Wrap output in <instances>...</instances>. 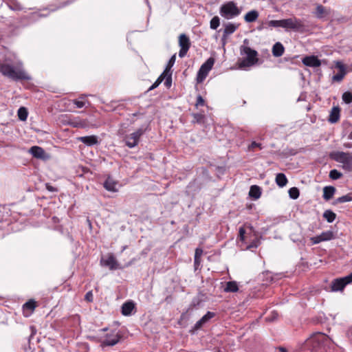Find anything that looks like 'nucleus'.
Wrapping results in <instances>:
<instances>
[{"mask_svg": "<svg viewBox=\"0 0 352 352\" xmlns=\"http://www.w3.org/2000/svg\"><path fill=\"white\" fill-rule=\"evenodd\" d=\"M179 45L180 47L179 56L183 58L186 55L191 45L190 38L186 34H181L179 36Z\"/></svg>", "mask_w": 352, "mask_h": 352, "instance_id": "nucleus-10", "label": "nucleus"}, {"mask_svg": "<svg viewBox=\"0 0 352 352\" xmlns=\"http://www.w3.org/2000/svg\"><path fill=\"white\" fill-rule=\"evenodd\" d=\"M217 352H221V351H218Z\"/></svg>", "mask_w": 352, "mask_h": 352, "instance_id": "nucleus-60", "label": "nucleus"}, {"mask_svg": "<svg viewBox=\"0 0 352 352\" xmlns=\"http://www.w3.org/2000/svg\"><path fill=\"white\" fill-rule=\"evenodd\" d=\"M102 330L104 331H107V329L106 328L105 329H102Z\"/></svg>", "mask_w": 352, "mask_h": 352, "instance_id": "nucleus-59", "label": "nucleus"}, {"mask_svg": "<svg viewBox=\"0 0 352 352\" xmlns=\"http://www.w3.org/2000/svg\"><path fill=\"white\" fill-rule=\"evenodd\" d=\"M323 217L328 223H332L336 218V214L331 210H327L323 213Z\"/></svg>", "mask_w": 352, "mask_h": 352, "instance_id": "nucleus-27", "label": "nucleus"}, {"mask_svg": "<svg viewBox=\"0 0 352 352\" xmlns=\"http://www.w3.org/2000/svg\"><path fill=\"white\" fill-rule=\"evenodd\" d=\"M342 100L346 104L352 102V93L350 91H346L342 94Z\"/></svg>", "mask_w": 352, "mask_h": 352, "instance_id": "nucleus-36", "label": "nucleus"}, {"mask_svg": "<svg viewBox=\"0 0 352 352\" xmlns=\"http://www.w3.org/2000/svg\"><path fill=\"white\" fill-rule=\"evenodd\" d=\"M47 188L51 192L54 191V188L52 186H47Z\"/></svg>", "mask_w": 352, "mask_h": 352, "instance_id": "nucleus-57", "label": "nucleus"}, {"mask_svg": "<svg viewBox=\"0 0 352 352\" xmlns=\"http://www.w3.org/2000/svg\"><path fill=\"white\" fill-rule=\"evenodd\" d=\"M80 100H74V104L76 106L77 108H82L85 104V102L82 100V99H84V96H81L80 97Z\"/></svg>", "mask_w": 352, "mask_h": 352, "instance_id": "nucleus-42", "label": "nucleus"}, {"mask_svg": "<svg viewBox=\"0 0 352 352\" xmlns=\"http://www.w3.org/2000/svg\"><path fill=\"white\" fill-rule=\"evenodd\" d=\"M346 72H339L332 77V80L336 82H340L344 77Z\"/></svg>", "mask_w": 352, "mask_h": 352, "instance_id": "nucleus-43", "label": "nucleus"}, {"mask_svg": "<svg viewBox=\"0 0 352 352\" xmlns=\"http://www.w3.org/2000/svg\"><path fill=\"white\" fill-rule=\"evenodd\" d=\"M161 84L160 80H158L157 79L156 81L148 89V91L153 90Z\"/></svg>", "mask_w": 352, "mask_h": 352, "instance_id": "nucleus-52", "label": "nucleus"}, {"mask_svg": "<svg viewBox=\"0 0 352 352\" xmlns=\"http://www.w3.org/2000/svg\"><path fill=\"white\" fill-rule=\"evenodd\" d=\"M331 342V338L327 335L317 332L307 338L300 346V351H309L316 352L318 349L329 346Z\"/></svg>", "mask_w": 352, "mask_h": 352, "instance_id": "nucleus-2", "label": "nucleus"}, {"mask_svg": "<svg viewBox=\"0 0 352 352\" xmlns=\"http://www.w3.org/2000/svg\"><path fill=\"white\" fill-rule=\"evenodd\" d=\"M336 68L339 69L340 72H346L344 64L340 61H337L336 63Z\"/></svg>", "mask_w": 352, "mask_h": 352, "instance_id": "nucleus-46", "label": "nucleus"}, {"mask_svg": "<svg viewBox=\"0 0 352 352\" xmlns=\"http://www.w3.org/2000/svg\"><path fill=\"white\" fill-rule=\"evenodd\" d=\"M78 140L87 146H94L99 143L98 137L96 135L82 136L78 138Z\"/></svg>", "mask_w": 352, "mask_h": 352, "instance_id": "nucleus-16", "label": "nucleus"}, {"mask_svg": "<svg viewBox=\"0 0 352 352\" xmlns=\"http://www.w3.org/2000/svg\"><path fill=\"white\" fill-rule=\"evenodd\" d=\"M175 59H176V55L174 54L171 56V58L169 59L168 62V64L166 67V69H165V72H169L171 67L173 66V65L175 64Z\"/></svg>", "mask_w": 352, "mask_h": 352, "instance_id": "nucleus-39", "label": "nucleus"}, {"mask_svg": "<svg viewBox=\"0 0 352 352\" xmlns=\"http://www.w3.org/2000/svg\"><path fill=\"white\" fill-rule=\"evenodd\" d=\"M168 72H165V70L163 72V73L158 77L157 80H160V82L164 80V79L168 76Z\"/></svg>", "mask_w": 352, "mask_h": 352, "instance_id": "nucleus-50", "label": "nucleus"}, {"mask_svg": "<svg viewBox=\"0 0 352 352\" xmlns=\"http://www.w3.org/2000/svg\"><path fill=\"white\" fill-rule=\"evenodd\" d=\"M255 148H258L259 149H262L261 144L257 143L256 142H252L251 144L248 146L249 151H253Z\"/></svg>", "mask_w": 352, "mask_h": 352, "instance_id": "nucleus-45", "label": "nucleus"}, {"mask_svg": "<svg viewBox=\"0 0 352 352\" xmlns=\"http://www.w3.org/2000/svg\"><path fill=\"white\" fill-rule=\"evenodd\" d=\"M333 236L332 231H326L322 232L320 235L311 237L310 240L313 244H318L322 241H330L333 239Z\"/></svg>", "mask_w": 352, "mask_h": 352, "instance_id": "nucleus-12", "label": "nucleus"}, {"mask_svg": "<svg viewBox=\"0 0 352 352\" xmlns=\"http://www.w3.org/2000/svg\"><path fill=\"white\" fill-rule=\"evenodd\" d=\"M168 72H165V70L163 72V73L158 77L157 80H160V82L164 80V79L168 76Z\"/></svg>", "mask_w": 352, "mask_h": 352, "instance_id": "nucleus-51", "label": "nucleus"}, {"mask_svg": "<svg viewBox=\"0 0 352 352\" xmlns=\"http://www.w3.org/2000/svg\"><path fill=\"white\" fill-rule=\"evenodd\" d=\"M219 13L221 16L225 19H230L239 16L241 13V10L237 7L236 3L230 1L221 5L219 9Z\"/></svg>", "mask_w": 352, "mask_h": 352, "instance_id": "nucleus-5", "label": "nucleus"}, {"mask_svg": "<svg viewBox=\"0 0 352 352\" xmlns=\"http://www.w3.org/2000/svg\"><path fill=\"white\" fill-rule=\"evenodd\" d=\"M171 83H172L171 74H169L168 76L166 78V81H165L164 84L167 87H170L171 85Z\"/></svg>", "mask_w": 352, "mask_h": 352, "instance_id": "nucleus-48", "label": "nucleus"}, {"mask_svg": "<svg viewBox=\"0 0 352 352\" xmlns=\"http://www.w3.org/2000/svg\"><path fill=\"white\" fill-rule=\"evenodd\" d=\"M340 117V109L339 107H333L331 111L328 118V121L330 123L334 124L338 122Z\"/></svg>", "mask_w": 352, "mask_h": 352, "instance_id": "nucleus-15", "label": "nucleus"}, {"mask_svg": "<svg viewBox=\"0 0 352 352\" xmlns=\"http://www.w3.org/2000/svg\"><path fill=\"white\" fill-rule=\"evenodd\" d=\"M260 244L259 239H254L249 245H247L246 248L250 250L252 248H256Z\"/></svg>", "mask_w": 352, "mask_h": 352, "instance_id": "nucleus-41", "label": "nucleus"}, {"mask_svg": "<svg viewBox=\"0 0 352 352\" xmlns=\"http://www.w3.org/2000/svg\"><path fill=\"white\" fill-rule=\"evenodd\" d=\"M245 233H246V231L244 229V228L241 227L239 230V238L240 241L245 242V243H246V238H247V236H245Z\"/></svg>", "mask_w": 352, "mask_h": 352, "instance_id": "nucleus-40", "label": "nucleus"}, {"mask_svg": "<svg viewBox=\"0 0 352 352\" xmlns=\"http://www.w3.org/2000/svg\"><path fill=\"white\" fill-rule=\"evenodd\" d=\"M342 176V174L336 169H333L329 173V177L332 179H338L341 178Z\"/></svg>", "mask_w": 352, "mask_h": 352, "instance_id": "nucleus-35", "label": "nucleus"}, {"mask_svg": "<svg viewBox=\"0 0 352 352\" xmlns=\"http://www.w3.org/2000/svg\"><path fill=\"white\" fill-rule=\"evenodd\" d=\"M215 314L214 312L208 311L201 318V322H203L204 324L209 321L211 318L214 317Z\"/></svg>", "mask_w": 352, "mask_h": 352, "instance_id": "nucleus-38", "label": "nucleus"}, {"mask_svg": "<svg viewBox=\"0 0 352 352\" xmlns=\"http://www.w3.org/2000/svg\"><path fill=\"white\" fill-rule=\"evenodd\" d=\"M192 123L203 124L204 122L205 116L203 113H192Z\"/></svg>", "mask_w": 352, "mask_h": 352, "instance_id": "nucleus-30", "label": "nucleus"}, {"mask_svg": "<svg viewBox=\"0 0 352 352\" xmlns=\"http://www.w3.org/2000/svg\"><path fill=\"white\" fill-rule=\"evenodd\" d=\"M100 263L102 265L108 267L111 270L122 269V267L113 254H109L105 259H101Z\"/></svg>", "mask_w": 352, "mask_h": 352, "instance_id": "nucleus-11", "label": "nucleus"}, {"mask_svg": "<svg viewBox=\"0 0 352 352\" xmlns=\"http://www.w3.org/2000/svg\"><path fill=\"white\" fill-rule=\"evenodd\" d=\"M302 63L308 67H318L321 65V61L316 56H307L302 58Z\"/></svg>", "mask_w": 352, "mask_h": 352, "instance_id": "nucleus-14", "label": "nucleus"}, {"mask_svg": "<svg viewBox=\"0 0 352 352\" xmlns=\"http://www.w3.org/2000/svg\"><path fill=\"white\" fill-rule=\"evenodd\" d=\"M69 124L76 128H84L86 126V123L85 121L80 120H72L69 122Z\"/></svg>", "mask_w": 352, "mask_h": 352, "instance_id": "nucleus-32", "label": "nucleus"}, {"mask_svg": "<svg viewBox=\"0 0 352 352\" xmlns=\"http://www.w3.org/2000/svg\"><path fill=\"white\" fill-rule=\"evenodd\" d=\"M241 52L246 54V58L239 63L240 68L252 66L258 62V58H256L258 52L256 50L249 47L242 46Z\"/></svg>", "mask_w": 352, "mask_h": 352, "instance_id": "nucleus-6", "label": "nucleus"}, {"mask_svg": "<svg viewBox=\"0 0 352 352\" xmlns=\"http://www.w3.org/2000/svg\"><path fill=\"white\" fill-rule=\"evenodd\" d=\"M117 184V182H116L112 177L109 176L104 182L103 186L104 188L108 191L116 192L118 191V189L116 188Z\"/></svg>", "mask_w": 352, "mask_h": 352, "instance_id": "nucleus-18", "label": "nucleus"}, {"mask_svg": "<svg viewBox=\"0 0 352 352\" xmlns=\"http://www.w3.org/2000/svg\"><path fill=\"white\" fill-rule=\"evenodd\" d=\"M120 339V336L118 333H113L111 334H107L105 338L101 342V346L102 347L114 346L118 343Z\"/></svg>", "mask_w": 352, "mask_h": 352, "instance_id": "nucleus-13", "label": "nucleus"}, {"mask_svg": "<svg viewBox=\"0 0 352 352\" xmlns=\"http://www.w3.org/2000/svg\"><path fill=\"white\" fill-rule=\"evenodd\" d=\"M0 73L14 81L31 79V77L23 69V63L21 61L11 63L7 59L5 60L0 63Z\"/></svg>", "mask_w": 352, "mask_h": 352, "instance_id": "nucleus-1", "label": "nucleus"}, {"mask_svg": "<svg viewBox=\"0 0 352 352\" xmlns=\"http://www.w3.org/2000/svg\"><path fill=\"white\" fill-rule=\"evenodd\" d=\"M237 28H238V25L233 24V23H229L226 24L225 25V28L223 30L222 39L226 38V37L228 35L234 33L236 31V30L237 29Z\"/></svg>", "mask_w": 352, "mask_h": 352, "instance_id": "nucleus-22", "label": "nucleus"}, {"mask_svg": "<svg viewBox=\"0 0 352 352\" xmlns=\"http://www.w3.org/2000/svg\"><path fill=\"white\" fill-rule=\"evenodd\" d=\"M272 54L275 57L281 56L285 52V47L280 42L276 43L272 47Z\"/></svg>", "mask_w": 352, "mask_h": 352, "instance_id": "nucleus-21", "label": "nucleus"}, {"mask_svg": "<svg viewBox=\"0 0 352 352\" xmlns=\"http://www.w3.org/2000/svg\"><path fill=\"white\" fill-rule=\"evenodd\" d=\"M204 105H205V101H204L203 97L201 95H198L197 97L195 107H198L199 106H204Z\"/></svg>", "mask_w": 352, "mask_h": 352, "instance_id": "nucleus-44", "label": "nucleus"}, {"mask_svg": "<svg viewBox=\"0 0 352 352\" xmlns=\"http://www.w3.org/2000/svg\"><path fill=\"white\" fill-rule=\"evenodd\" d=\"M202 254H203V250L201 248H197L195 250V258H201Z\"/></svg>", "mask_w": 352, "mask_h": 352, "instance_id": "nucleus-49", "label": "nucleus"}, {"mask_svg": "<svg viewBox=\"0 0 352 352\" xmlns=\"http://www.w3.org/2000/svg\"><path fill=\"white\" fill-rule=\"evenodd\" d=\"M352 201V197H351V194H347V195H343V196L336 199L334 201L333 204H342V203L348 202V201Z\"/></svg>", "mask_w": 352, "mask_h": 352, "instance_id": "nucleus-31", "label": "nucleus"}, {"mask_svg": "<svg viewBox=\"0 0 352 352\" xmlns=\"http://www.w3.org/2000/svg\"><path fill=\"white\" fill-rule=\"evenodd\" d=\"M352 283V272L344 277L336 278L332 280L331 289L332 292H342L348 284Z\"/></svg>", "mask_w": 352, "mask_h": 352, "instance_id": "nucleus-8", "label": "nucleus"}, {"mask_svg": "<svg viewBox=\"0 0 352 352\" xmlns=\"http://www.w3.org/2000/svg\"><path fill=\"white\" fill-rule=\"evenodd\" d=\"M289 197L293 199H296L300 195L299 190L296 187H292L289 190Z\"/></svg>", "mask_w": 352, "mask_h": 352, "instance_id": "nucleus-34", "label": "nucleus"}, {"mask_svg": "<svg viewBox=\"0 0 352 352\" xmlns=\"http://www.w3.org/2000/svg\"><path fill=\"white\" fill-rule=\"evenodd\" d=\"M258 17V12L256 10H251L246 13L244 19L248 23L255 21Z\"/></svg>", "mask_w": 352, "mask_h": 352, "instance_id": "nucleus-24", "label": "nucleus"}, {"mask_svg": "<svg viewBox=\"0 0 352 352\" xmlns=\"http://www.w3.org/2000/svg\"><path fill=\"white\" fill-rule=\"evenodd\" d=\"M267 25L269 27L283 28L285 30H293L295 31L300 30L303 27L301 21L295 17L282 20H272L268 21Z\"/></svg>", "mask_w": 352, "mask_h": 352, "instance_id": "nucleus-3", "label": "nucleus"}, {"mask_svg": "<svg viewBox=\"0 0 352 352\" xmlns=\"http://www.w3.org/2000/svg\"><path fill=\"white\" fill-rule=\"evenodd\" d=\"M328 12L325 10L324 7L322 5H317L316 11L314 12L315 16L318 18L321 19L324 15L327 14Z\"/></svg>", "mask_w": 352, "mask_h": 352, "instance_id": "nucleus-28", "label": "nucleus"}, {"mask_svg": "<svg viewBox=\"0 0 352 352\" xmlns=\"http://www.w3.org/2000/svg\"><path fill=\"white\" fill-rule=\"evenodd\" d=\"M146 130V128H144L142 126V127L138 129L135 132H133L128 135H126V137L124 138L125 144L129 148H131L136 146L138 144L140 137L144 133Z\"/></svg>", "mask_w": 352, "mask_h": 352, "instance_id": "nucleus-7", "label": "nucleus"}, {"mask_svg": "<svg viewBox=\"0 0 352 352\" xmlns=\"http://www.w3.org/2000/svg\"><path fill=\"white\" fill-rule=\"evenodd\" d=\"M278 349L280 352H287V350L284 347H279Z\"/></svg>", "mask_w": 352, "mask_h": 352, "instance_id": "nucleus-56", "label": "nucleus"}, {"mask_svg": "<svg viewBox=\"0 0 352 352\" xmlns=\"http://www.w3.org/2000/svg\"><path fill=\"white\" fill-rule=\"evenodd\" d=\"M220 25V19L219 16H214L210 23V27L212 30H216Z\"/></svg>", "mask_w": 352, "mask_h": 352, "instance_id": "nucleus-33", "label": "nucleus"}, {"mask_svg": "<svg viewBox=\"0 0 352 352\" xmlns=\"http://www.w3.org/2000/svg\"><path fill=\"white\" fill-rule=\"evenodd\" d=\"M287 179L285 174L278 173L276 176V183L279 187H284L287 184Z\"/></svg>", "mask_w": 352, "mask_h": 352, "instance_id": "nucleus-25", "label": "nucleus"}, {"mask_svg": "<svg viewBox=\"0 0 352 352\" xmlns=\"http://www.w3.org/2000/svg\"><path fill=\"white\" fill-rule=\"evenodd\" d=\"M29 152L30 154L32 155L33 157H34L36 158H38V159H44L45 158V152L44 149L40 146H33L30 148Z\"/></svg>", "mask_w": 352, "mask_h": 352, "instance_id": "nucleus-17", "label": "nucleus"}, {"mask_svg": "<svg viewBox=\"0 0 352 352\" xmlns=\"http://www.w3.org/2000/svg\"><path fill=\"white\" fill-rule=\"evenodd\" d=\"M195 265H199L200 263V258H194Z\"/></svg>", "mask_w": 352, "mask_h": 352, "instance_id": "nucleus-55", "label": "nucleus"}, {"mask_svg": "<svg viewBox=\"0 0 352 352\" xmlns=\"http://www.w3.org/2000/svg\"><path fill=\"white\" fill-rule=\"evenodd\" d=\"M204 324V323L203 322H201V319L199 320H198L194 327H193V331H197L198 329H199Z\"/></svg>", "mask_w": 352, "mask_h": 352, "instance_id": "nucleus-47", "label": "nucleus"}, {"mask_svg": "<svg viewBox=\"0 0 352 352\" xmlns=\"http://www.w3.org/2000/svg\"><path fill=\"white\" fill-rule=\"evenodd\" d=\"M23 309L33 311L36 307V302L32 300H29L23 305Z\"/></svg>", "mask_w": 352, "mask_h": 352, "instance_id": "nucleus-37", "label": "nucleus"}, {"mask_svg": "<svg viewBox=\"0 0 352 352\" xmlns=\"http://www.w3.org/2000/svg\"><path fill=\"white\" fill-rule=\"evenodd\" d=\"M135 309V304L132 301L124 302L122 306V314L124 316H130Z\"/></svg>", "mask_w": 352, "mask_h": 352, "instance_id": "nucleus-20", "label": "nucleus"}, {"mask_svg": "<svg viewBox=\"0 0 352 352\" xmlns=\"http://www.w3.org/2000/svg\"><path fill=\"white\" fill-rule=\"evenodd\" d=\"M17 115L19 119L21 121H25L27 120L28 112L25 107H21L18 109Z\"/></svg>", "mask_w": 352, "mask_h": 352, "instance_id": "nucleus-29", "label": "nucleus"}, {"mask_svg": "<svg viewBox=\"0 0 352 352\" xmlns=\"http://www.w3.org/2000/svg\"><path fill=\"white\" fill-rule=\"evenodd\" d=\"M85 299L89 301V302H91L92 300H93V296H92V293L91 292H89L86 294L85 295Z\"/></svg>", "mask_w": 352, "mask_h": 352, "instance_id": "nucleus-53", "label": "nucleus"}, {"mask_svg": "<svg viewBox=\"0 0 352 352\" xmlns=\"http://www.w3.org/2000/svg\"><path fill=\"white\" fill-rule=\"evenodd\" d=\"M74 0H68L67 1H65L63 3H62L58 7V8H63L67 5H69V3H71L72 2H73Z\"/></svg>", "mask_w": 352, "mask_h": 352, "instance_id": "nucleus-54", "label": "nucleus"}, {"mask_svg": "<svg viewBox=\"0 0 352 352\" xmlns=\"http://www.w3.org/2000/svg\"><path fill=\"white\" fill-rule=\"evenodd\" d=\"M239 290L238 283L236 281H228L223 289L225 292H236Z\"/></svg>", "mask_w": 352, "mask_h": 352, "instance_id": "nucleus-23", "label": "nucleus"}, {"mask_svg": "<svg viewBox=\"0 0 352 352\" xmlns=\"http://www.w3.org/2000/svg\"><path fill=\"white\" fill-rule=\"evenodd\" d=\"M261 188L258 186L254 185L250 187L249 195L254 199H258L261 197Z\"/></svg>", "mask_w": 352, "mask_h": 352, "instance_id": "nucleus-26", "label": "nucleus"}, {"mask_svg": "<svg viewBox=\"0 0 352 352\" xmlns=\"http://www.w3.org/2000/svg\"><path fill=\"white\" fill-rule=\"evenodd\" d=\"M214 63V60L213 58H209L199 68L197 76V80L198 82H201L206 78L208 74V72L212 69V66Z\"/></svg>", "mask_w": 352, "mask_h": 352, "instance_id": "nucleus-9", "label": "nucleus"}, {"mask_svg": "<svg viewBox=\"0 0 352 352\" xmlns=\"http://www.w3.org/2000/svg\"><path fill=\"white\" fill-rule=\"evenodd\" d=\"M336 189L332 186H327L323 188V195L322 197L324 200L329 201L333 198Z\"/></svg>", "mask_w": 352, "mask_h": 352, "instance_id": "nucleus-19", "label": "nucleus"}, {"mask_svg": "<svg viewBox=\"0 0 352 352\" xmlns=\"http://www.w3.org/2000/svg\"><path fill=\"white\" fill-rule=\"evenodd\" d=\"M87 222H89V225L91 226V223L89 220H87Z\"/></svg>", "mask_w": 352, "mask_h": 352, "instance_id": "nucleus-58", "label": "nucleus"}, {"mask_svg": "<svg viewBox=\"0 0 352 352\" xmlns=\"http://www.w3.org/2000/svg\"><path fill=\"white\" fill-rule=\"evenodd\" d=\"M331 160L342 164V168L347 172H352V153L333 151L329 155Z\"/></svg>", "mask_w": 352, "mask_h": 352, "instance_id": "nucleus-4", "label": "nucleus"}]
</instances>
